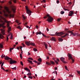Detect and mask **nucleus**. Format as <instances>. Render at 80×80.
<instances>
[{
  "label": "nucleus",
  "mask_w": 80,
  "mask_h": 80,
  "mask_svg": "<svg viewBox=\"0 0 80 80\" xmlns=\"http://www.w3.org/2000/svg\"><path fill=\"white\" fill-rule=\"evenodd\" d=\"M5 9L6 10L7 12L8 13L10 14L11 13V12L9 11V9H8V8L7 7H5Z\"/></svg>",
  "instance_id": "6"
},
{
  "label": "nucleus",
  "mask_w": 80,
  "mask_h": 80,
  "mask_svg": "<svg viewBox=\"0 0 80 80\" xmlns=\"http://www.w3.org/2000/svg\"><path fill=\"white\" fill-rule=\"evenodd\" d=\"M9 17H11L12 18H13V17H14V15L12 14H12H9Z\"/></svg>",
  "instance_id": "25"
},
{
  "label": "nucleus",
  "mask_w": 80,
  "mask_h": 80,
  "mask_svg": "<svg viewBox=\"0 0 80 80\" xmlns=\"http://www.w3.org/2000/svg\"><path fill=\"white\" fill-rule=\"evenodd\" d=\"M29 78H30L31 79H32L33 78V77L32 76H29L28 77Z\"/></svg>",
  "instance_id": "34"
},
{
  "label": "nucleus",
  "mask_w": 80,
  "mask_h": 80,
  "mask_svg": "<svg viewBox=\"0 0 80 80\" xmlns=\"http://www.w3.org/2000/svg\"><path fill=\"white\" fill-rule=\"evenodd\" d=\"M36 28L37 29H38V26L37 25H36Z\"/></svg>",
  "instance_id": "63"
},
{
  "label": "nucleus",
  "mask_w": 80,
  "mask_h": 80,
  "mask_svg": "<svg viewBox=\"0 0 80 80\" xmlns=\"http://www.w3.org/2000/svg\"><path fill=\"white\" fill-rule=\"evenodd\" d=\"M65 13V12H64V11H61V14L62 15H63V13Z\"/></svg>",
  "instance_id": "38"
},
{
  "label": "nucleus",
  "mask_w": 80,
  "mask_h": 80,
  "mask_svg": "<svg viewBox=\"0 0 80 80\" xmlns=\"http://www.w3.org/2000/svg\"><path fill=\"white\" fill-rule=\"evenodd\" d=\"M38 62H42V59L40 58L38 59Z\"/></svg>",
  "instance_id": "19"
},
{
  "label": "nucleus",
  "mask_w": 80,
  "mask_h": 80,
  "mask_svg": "<svg viewBox=\"0 0 80 80\" xmlns=\"http://www.w3.org/2000/svg\"><path fill=\"white\" fill-rule=\"evenodd\" d=\"M57 4L59 3V0H57Z\"/></svg>",
  "instance_id": "61"
},
{
  "label": "nucleus",
  "mask_w": 80,
  "mask_h": 80,
  "mask_svg": "<svg viewBox=\"0 0 80 80\" xmlns=\"http://www.w3.org/2000/svg\"><path fill=\"white\" fill-rule=\"evenodd\" d=\"M22 2H26V0H21Z\"/></svg>",
  "instance_id": "59"
},
{
  "label": "nucleus",
  "mask_w": 80,
  "mask_h": 80,
  "mask_svg": "<svg viewBox=\"0 0 80 80\" xmlns=\"http://www.w3.org/2000/svg\"><path fill=\"white\" fill-rule=\"evenodd\" d=\"M30 41L29 42H25V44L27 45L28 46H30Z\"/></svg>",
  "instance_id": "9"
},
{
  "label": "nucleus",
  "mask_w": 80,
  "mask_h": 80,
  "mask_svg": "<svg viewBox=\"0 0 80 80\" xmlns=\"http://www.w3.org/2000/svg\"><path fill=\"white\" fill-rule=\"evenodd\" d=\"M11 60L10 61V63L11 65H12V64H13V63H15L17 62V61L13 60H13L12 59V58H11V59H10Z\"/></svg>",
  "instance_id": "4"
},
{
  "label": "nucleus",
  "mask_w": 80,
  "mask_h": 80,
  "mask_svg": "<svg viewBox=\"0 0 80 80\" xmlns=\"http://www.w3.org/2000/svg\"><path fill=\"white\" fill-rule=\"evenodd\" d=\"M68 57L70 59H72V55L70 54V53L68 54Z\"/></svg>",
  "instance_id": "10"
},
{
  "label": "nucleus",
  "mask_w": 80,
  "mask_h": 80,
  "mask_svg": "<svg viewBox=\"0 0 80 80\" xmlns=\"http://www.w3.org/2000/svg\"><path fill=\"white\" fill-rule=\"evenodd\" d=\"M1 18H2V19L3 20H4L5 22H6L7 23V27H9V26H10L9 23H10V21H7V20H6V19H5V18H3L2 17H1Z\"/></svg>",
  "instance_id": "1"
},
{
  "label": "nucleus",
  "mask_w": 80,
  "mask_h": 80,
  "mask_svg": "<svg viewBox=\"0 0 80 80\" xmlns=\"http://www.w3.org/2000/svg\"><path fill=\"white\" fill-rule=\"evenodd\" d=\"M44 45L46 49H47V48L48 47V45H47V43H44Z\"/></svg>",
  "instance_id": "16"
},
{
  "label": "nucleus",
  "mask_w": 80,
  "mask_h": 80,
  "mask_svg": "<svg viewBox=\"0 0 80 80\" xmlns=\"http://www.w3.org/2000/svg\"><path fill=\"white\" fill-rule=\"evenodd\" d=\"M42 34L44 37H47V36H45V35L43 33H42Z\"/></svg>",
  "instance_id": "47"
},
{
  "label": "nucleus",
  "mask_w": 80,
  "mask_h": 80,
  "mask_svg": "<svg viewBox=\"0 0 80 80\" xmlns=\"http://www.w3.org/2000/svg\"><path fill=\"white\" fill-rule=\"evenodd\" d=\"M28 68H24V69L25 70H26V71H27V70H28Z\"/></svg>",
  "instance_id": "46"
},
{
  "label": "nucleus",
  "mask_w": 80,
  "mask_h": 80,
  "mask_svg": "<svg viewBox=\"0 0 80 80\" xmlns=\"http://www.w3.org/2000/svg\"><path fill=\"white\" fill-rule=\"evenodd\" d=\"M10 35V39H11V40H12V38H13V36L12 35V34H10V35H8V37H9Z\"/></svg>",
  "instance_id": "15"
},
{
  "label": "nucleus",
  "mask_w": 80,
  "mask_h": 80,
  "mask_svg": "<svg viewBox=\"0 0 80 80\" xmlns=\"http://www.w3.org/2000/svg\"><path fill=\"white\" fill-rule=\"evenodd\" d=\"M41 64V63L40 62H38L37 63L38 65H40Z\"/></svg>",
  "instance_id": "60"
},
{
  "label": "nucleus",
  "mask_w": 80,
  "mask_h": 80,
  "mask_svg": "<svg viewBox=\"0 0 80 80\" xmlns=\"http://www.w3.org/2000/svg\"><path fill=\"white\" fill-rule=\"evenodd\" d=\"M68 32L70 33H71V34H73V32H72V31H69Z\"/></svg>",
  "instance_id": "31"
},
{
  "label": "nucleus",
  "mask_w": 80,
  "mask_h": 80,
  "mask_svg": "<svg viewBox=\"0 0 80 80\" xmlns=\"http://www.w3.org/2000/svg\"><path fill=\"white\" fill-rule=\"evenodd\" d=\"M64 9L65 11H68V12H69V11H70V10L68 9H66L65 8H64Z\"/></svg>",
  "instance_id": "37"
},
{
  "label": "nucleus",
  "mask_w": 80,
  "mask_h": 80,
  "mask_svg": "<svg viewBox=\"0 0 80 80\" xmlns=\"http://www.w3.org/2000/svg\"><path fill=\"white\" fill-rule=\"evenodd\" d=\"M0 22H3V23L2 24H0V25H5V22H3V21L2 20L0 19Z\"/></svg>",
  "instance_id": "13"
},
{
  "label": "nucleus",
  "mask_w": 80,
  "mask_h": 80,
  "mask_svg": "<svg viewBox=\"0 0 80 80\" xmlns=\"http://www.w3.org/2000/svg\"><path fill=\"white\" fill-rule=\"evenodd\" d=\"M28 58L29 60H33V59L31 58Z\"/></svg>",
  "instance_id": "36"
},
{
  "label": "nucleus",
  "mask_w": 80,
  "mask_h": 80,
  "mask_svg": "<svg viewBox=\"0 0 80 80\" xmlns=\"http://www.w3.org/2000/svg\"><path fill=\"white\" fill-rule=\"evenodd\" d=\"M71 59V60H72V63H73V62H74V60L73 59V58H72V59Z\"/></svg>",
  "instance_id": "58"
},
{
  "label": "nucleus",
  "mask_w": 80,
  "mask_h": 80,
  "mask_svg": "<svg viewBox=\"0 0 80 80\" xmlns=\"http://www.w3.org/2000/svg\"><path fill=\"white\" fill-rule=\"evenodd\" d=\"M58 40L59 42H62V41H63V40L62 38H59Z\"/></svg>",
  "instance_id": "30"
},
{
  "label": "nucleus",
  "mask_w": 80,
  "mask_h": 80,
  "mask_svg": "<svg viewBox=\"0 0 80 80\" xmlns=\"http://www.w3.org/2000/svg\"><path fill=\"white\" fill-rule=\"evenodd\" d=\"M54 61L55 62V63H57V64H58V62L57 61H56V60H54Z\"/></svg>",
  "instance_id": "48"
},
{
  "label": "nucleus",
  "mask_w": 80,
  "mask_h": 80,
  "mask_svg": "<svg viewBox=\"0 0 80 80\" xmlns=\"http://www.w3.org/2000/svg\"><path fill=\"white\" fill-rule=\"evenodd\" d=\"M28 72H30V70L29 69H28V70H27Z\"/></svg>",
  "instance_id": "57"
},
{
  "label": "nucleus",
  "mask_w": 80,
  "mask_h": 80,
  "mask_svg": "<svg viewBox=\"0 0 80 80\" xmlns=\"http://www.w3.org/2000/svg\"><path fill=\"white\" fill-rule=\"evenodd\" d=\"M5 60H10V59H11V58L6 56L5 58Z\"/></svg>",
  "instance_id": "8"
},
{
  "label": "nucleus",
  "mask_w": 80,
  "mask_h": 80,
  "mask_svg": "<svg viewBox=\"0 0 80 80\" xmlns=\"http://www.w3.org/2000/svg\"><path fill=\"white\" fill-rule=\"evenodd\" d=\"M10 31H11V27H9L8 28V33L10 32Z\"/></svg>",
  "instance_id": "23"
},
{
  "label": "nucleus",
  "mask_w": 80,
  "mask_h": 80,
  "mask_svg": "<svg viewBox=\"0 0 80 80\" xmlns=\"http://www.w3.org/2000/svg\"><path fill=\"white\" fill-rule=\"evenodd\" d=\"M1 31H2L1 33L3 34V35H5V33L4 32H5V30H3L2 29H0Z\"/></svg>",
  "instance_id": "11"
},
{
  "label": "nucleus",
  "mask_w": 80,
  "mask_h": 80,
  "mask_svg": "<svg viewBox=\"0 0 80 80\" xmlns=\"http://www.w3.org/2000/svg\"><path fill=\"white\" fill-rule=\"evenodd\" d=\"M70 12L68 14V16L69 17H72L74 13L72 11H70Z\"/></svg>",
  "instance_id": "7"
},
{
  "label": "nucleus",
  "mask_w": 80,
  "mask_h": 80,
  "mask_svg": "<svg viewBox=\"0 0 80 80\" xmlns=\"http://www.w3.org/2000/svg\"><path fill=\"white\" fill-rule=\"evenodd\" d=\"M61 61H62V60H65V58L62 57L60 58Z\"/></svg>",
  "instance_id": "26"
},
{
  "label": "nucleus",
  "mask_w": 80,
  "mask_h": 80,
  "mask_svg": "<svg viewBox=\"0 0 80 80\" xmlns=\"http://www.w3.org/2000/svg\"><path fill=\"white\" fill-rule=\"evenodd\" d=\"M2 27L3 28H5L6 27L5 26H4V25H2V24H0V28H1V27Z\"/></svg>",
  "instance_id": "17"
},
{
  "label": "nucleus",
  "mask_w": 80,
  "mask_h": 80,
  "mask_svg": "<svg viewBox=\"0 0 80 80\" xmlns=\"http://www.w3.org/2000/svg\"><path fill=\"white\" fill-rule=\"evenodd\" d=\"M27 75H32V73L30 72L28 73L27 74Z\"/></svg>",
  "instance_id": "40"
},
{
  "label": "nucleus",
  "mask_w": 80,
  "mask_h": 80,
  "mask_svg": "<svg viewBox=\"0 0 80 80\" xmlns=\"http://www.w3.org/2000/svg\"><path fill=\"white\" fill-rule=\"evenodd\" d=\"M12 69H14V70H16L17 69V68H16V67H14L13 68H12Z\"/></svg>",
  "instance_id": "53"
},
{
  "label": "nucleus",
  "mask_w": 80,
  "mask_h": 80,
  "mask_svg": "<svg viewBox=\"0 0 80 80\" xmlns=\"http://www.w3.org/2000/svg\"><path fill=\"white\" fill-rule=\"evenodd\" d=\"M0 47L2 48H3V44H2V43L0 44Z\"/></svg>",
  "instance_id": "29"
},
{
  "label": "nucleus",
  "mask_w": 80,
  "mask_h": 80,
  "mask_svg": "<svg viewBox=\"0 0 80 80\" xmlns=\"http://www.w3.org/2000/svg\"><path fill=\"white\" fill-rule=\"evenodd\" d=\"M62 62V63H67V62H65L64 60H62V61H61Z\"/></svg>",
  "instance_id": "35"
},
{
  "label": "nucleus",
  "mask_w": 80,
  "mask_h": 80,
  "mask_svg": "<svg viewBox=\"0 0 80 80\" xmlns=\"http://www.w3.org/2000/svg\"><path fill=\"white\" fill-rule=\"evenodd\" d=\"M53 20V18H52L51 16H50L49 14V16H48V18L46 20L47 21H48L49 23L50 22H51Z\"/></svg>",
  "instance_id": "2"
},
{
  "label": "nucleus",
  "mask_w": 80,
  "mask_h": 80,
  "mask_svg": "<svg viewBox=\"0 0 80 80\" xmlns=\"http://www.w3.org/2000/svg\"><path fill=\"white\" fill-rule=\"evenodd\" d=\"M60 20H61V18H59L58 19V22H60Z\"/></svg>",
  "instance_id": "45"
},
{
  "label": "nucleus",
  "mask_w": 80,
  "mask_h": 80,
  "mask_svg": "<svg viewBox=\"0 0 80 80\" xmlns=\"http://www.w3.org/2000/svg\"><path fill=\"white\" fill-rule=\"evenodd\" d=\"M28 62H29V63H30L31 64H33V62H32V61H30V60H28Z\"/></svg>",
  "instance_id": "20"
},
{
  "label": "nucleus",
  "mask_w": 80,
  "mask_h": 80,
  "mask_svg": "<svg viewBox=\"0 0 80 80\" xmlns=\"http://www.w3.org/2000/svg\"><path fill=\"white\" fill-rule=\"evenodd\" d=\"M65 69H66V70H68V71H69V70H68V69L67 68V67L66 66H65Z\"/></svg>",
  "instance_id": "33"
},
{
  "label": "nucleus",
  "mask_w": 80,
  "mask_h": 80,
  "mask_svg": "<svg viewBox=\"0 0 80 80\" xmlns=\"http://www.w3.org/2000/svg\"><path fill=\"white\" fill-rule=\"evenodd\" d=\"M50 62L52 65H54L55 64V62L53 61H50Z\"/></svg>",
  "instance_id": "24"
},
{
  "label": "nucleus",
  "mask_w": 80,
  "mask_h": 80,
  "mask_svg": "<svg viewBox=\"0 0 80 80\" xmlns=\"http://www.w3.org/2000/svg\"><path fill=\"white\" fill-rule=\"evenodd\" d=\"M33 50L34 52H37V49L35 48H34Z\"/></svg>",
  "instance_id": "39"
},
{
  "label": "nucleus",
  "mask_w": 80,
  "mask_h": 80,
  "mask_svg": "<svg viewBox=\"0 0 80 80\" xmlns=\"http://www.w3.org/2000/svg\"><path fill=\"white\" fill-rule=\"evenodd\" d=\"M28 55H30V53L29 52H28Z\"/></svg>",
  "instance_id": "64"
},
{
  "label": "nucleus",
  "mask_w": 80,
  "mask_h": 80,
  "mask_svg": "<svg viewBox=\"0 0 80 80\" xmlns=\"http://www.w3.org/2000/svg\"><path fill=\"white\" fill-rule=\"evenodd\" d=\"M20 63L21 65H22V66H23V62H22V61H20Z\"/></svg>",
  "instance_id": "44"
},
{
  "label": "nucleus",
  "mask_w": 80,
  "mask_h": 80,
  "mask_svg": "<svg viewBox=\"0 0 80 80\" xmlns=\"http://www.w3.org/2000/svg\"><path fill=\"white\" fill-rule=\"evenodd\" d=\"M3 12H4V14L5 16V17H7L8 16V14H6V12L5 11L3 10Z\"/></svg>",
  "instance_id": "12"
},
{
  "label": "nucleus",
  "mask_w": 80,
  "mask_h": 80,
  "mask_svg": "<svg viewBox=\"0 0 80 80\" xmlns=\"http://www.w3.org/2000/svg\"><path fill=\"white\" fill-rule=\"evenodd\" d=\"M51 40H52V41H54V42H55V41H56V40H55V38L53 37H52Z\"/></svg>",
  "instance_id": "18"
},
{
  "label": "nucleus",
  "mask_w": 80,
  "mask_h": 80,
  "mask_svg": "<svg viewBox=\"0 0 80 80\" xmlns=\"http://www.w3.org/2000/svg\"><path fill=\"white\" fill-rule=\"evenodd\" d=\"M68 35V33H66V34L65 35H64V36L65 37H66V36H67V35Z\"/></svg>",
  "instance_id": "62"
},
{
  "label": "nucleus",
  "mask_w": 80,
  "mask_h": 80,
  "mask_svg": "<svg viewBox=\"0 0 80 80\" xmlns=\"http://www.w3.org/2000/svg\"><path fill=\"white\" fill-rule=\"evenodd\" d=\"M16 22H17V23H19V21H18V20H16Z\"/></svg>",
  "instance_id": "54"
},
{
  "label": "nucleus",
  "mask_w": 80,
  "mask_h": 80,
  "mask_svg": "<svg viewBox=\"0 0 80 80\" xmlns=\"http://www.w3.org/2000/svg\"><path fill=\"white\" fill-rule=\"evenodd\" d=\"M13 2L14 3H15L16 2L17 0H13Z\"/></svg>",
  "instance_id": "50"
},
{
  "label": "nucleus",
  "mask_w": 80,
  "mask_h": 80,
  "mask_svg": "<svg viewBox=\"0 0 80 80\" xmlns=\"http://www.w3.org/2000/svg\"><path fill=\"white\" fill-rule=\"evenodd\" d=\"M17 28H18V29H21V28H20V26H18Z\"/></svg>",
  "instance_id": "51"
},
{
  "label": "nucleus",
  "mask_w": 80,
  "mask_h": 80,
  "mask_svg": "<svg viewBox=\"0 0 80 80\" xmlns=\"http://www.w3.org/2000/svg\"><path fill=\"white\" fill-rule=\"evenodd\" d=\"M42 32H37L36 33V35H41V34H42Z\"/></svg>",
  "instance_id": "21"
},
{
  "label": "nucleus",
  "mask_w": 80,
  "mask_h": 80,
  "mask_svg": "<svg viewBox=\"0 0 80 80\" xmlns=\"http://www.w3.org/2000/svg\"><path fill=\"white\" fill-rule=\"evenodd\" d=\"M46 64L47 65H51V64L50 63V62H46Z\"/></svg>",
  "instance_id": "32"
},
{
  "label": "nucleus",
  "mask_w": 80,
  "mask_h": 80,
  "mask_svg": "<svg viewBox=\"0 0 80 80\" xmlns=\"http://www.w3.org/2000/svg\"><path fill=\"white\" fill-rule=\"evenodd\" d=\"M22 46H23V47H25V44L22 43Z\"/></svg>",
  "instance_id": "56"
},
{
  "label": "nucleus",
  "mask_w": 80,
  "mask_h": 80,
  "mask_svg": "<svg viewBox=\"0 0 80 80\" xmlns=\"http://www.w3.org/2000/svg\"><path fill=\"white\" fill-rule=\"evenodd\" d=\"M20 57L21 58V59H22V54H20Z\"/></svg>",
  "instance_id": "43"
},
{
  "label": "nucleus",
  "mask_w": 80,
  "mask_h": 80,
  "mask_svg": "<svg viewBox=\"0 0 80 80\" xmlns=\"http://www.w3.org/2000/svg\"><path fill=\"white\" fill-rule=\"evenodd\" d=\"M33 62H34V63H37V61L36 60H34L33 61Z\"/></svg>",
  "instance_id": "52"
},
{
  "label": "nucleus",
  "mask_w": 80,
  "mask_h": 80,
  "mask_svg": "<svg viewBox=\"0 0 80 80\" xmlns=\"http://www.w3.org/2000/svg\"><path fill=\"white\" fill-rule=\"evenodd\" d=\"M1 69L4 70V71H5V69H4V68H3V67H1Z\"/></svg>",
  "instance_id": "49"
},
{
  "label": "nucleus",
  "mask_w": 80,
  "mask_h": 80,
  "mask_svg": "<svg viewBox=\"0 0 80 80\" xmlns=\"http://www.w3.org/2000/svg\"><path fill=\"white\" fill-rule=\"evenodd\" d=\"M26 8L27 10V13L28 14L29 16H30L31 15V14H32V11H31L28 10L27 8V7H26Z\"/></svg>",
  "instance_id": "3"
},
{
  "label": "nucleus",
  "mask_w": 80,
  "mask_h": 80,
  "mask_svg": "<svg viewBox=\"0 0 80 80\" xmlns=\"http://www.w3.org/2000/svg\"><path fill=\"white\" fill-rule=\"evenodd\" d=\"M0 38L2 39L3 38H4V37L3 36L2 34H0Z\"/></svg>",
  "instance_id": "27"
},
{
  "label": "nucleus",
  "mask_w": 80,
  "mask_h": 80,
  "mask_svg": "<svg viewBox=\"0 0 80 80\" xmlns=\"http://www.w3.org/2000/svg\"><path fill=\"white\" fill-rule=\"evenodd\" d=\"M56 35L57 36H62V35H63V32H56Z\"/></svg>",
  "instance_id": "5"
},
{
  "label": "nucleus",
  "mask_w": 80,
  "mask_h": 80,
  "mask_svg": "<svg viewBox=\"0 0 80 80\" xmlns=\"http://www.w3.org/2000/svg\"><path fill=\"white\" fill-rule=\"evenodd\" d=\"M76 72L78 73V74H79V75H80V72L79 71L77 70Z\"/></svg>",
  "instance_id": "42"
},
{
  "label": "nucleus",
  "mask_w": 80,
  "mask_h": 80,
  "mask_svg": "<svg viewBox=\"0 0 80 80\" xmlns=\"http://www.w3.org/2000/svg\"><path fill=\"white\" fill-rule=\"evenodd\" d=\"M48 16H49V14L47 15L46 16H45L43 17L44 18H47L48 17Z\"/></svg>",
  "instance_id": "28"
},
{
  "label": "nucleus",
  "mask_w": 80,
  "mask_h": 80,
  "mask_svg": "<svg viewBox=\"0 0 80 80\" xmlns=\"http://www.w3.org/2000/svg\"><path fill=\"white\" fill-rule=\"evenodd\" d=\"M22 18H23V19H24V20H25V19H26V18L23 15H22Z\"/></svg>",
  "instance_id": "41"
},
{
  "label": "nucleus",
  "mask_w": 80,
  "mask_h": 80,
  "mask_svg": "<svg viewBox=\"0 0 80 80\" xmlns=\"http://www.w3.org/2000/svg\"><path fill=\"white\" fill-rule=\"evenodd\" d=\"M16 10V8L14 7V8L12 9V10L13 11L14 13H15V10Z\"/></svg>",
  "instance_id": "14"
},
{
  "label": "nucleus",
  "mask_w": 80,
  "mask_h": 80,
  "mask_svg": "<svg viewBox=\"0 0 80 80\" xmlns=\"http://www.w3.org/2000/svg\"><path fill=\"white\" fill-rule=\"evenodd\" d=\"M30 45L32 46H35V44L33 42H31L30 43Z\"/></svg>",
  "instance_id": "22"
},
{
  "label": "nucleus",
  "mask_w": 80,
  "mask_h": 80,
  "mask_svg": "<svg viewBox=\"0 0 80 80\" xmlns=\"http://www.w3.org/2000/svg\"><path fill=\"white\" fill-rule=\"evenodd\" d=\"M69 4V6H70V5H72V3L71 2H69L68 4Z\"/></svg>",
  "instance_id": "55"
}]
</instances>
